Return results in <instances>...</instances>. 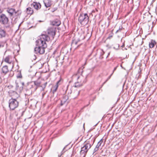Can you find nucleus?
<instances>
[{
    "instance_id": "obj_1",
    "label": "nucleus",
    "mask_w": 157,
    "mask_h": 157,
    "mask_svg": "<svg viewBox=\"0 0 157 157\" xmlns=\"http://www.w3.org/2000/svg\"><path fill=\"white\" fill-rule=\"evenodd\" d=\"M50 39L49 37L47 35L41 34L40 39L36 41V47L35 48V53L42 54L45 52V49L47 47L46 41H48Z\"/></svg>"
},
{
    "instance_id": "obj_2",
    "label": "nucleus",
    "mask_w": 157,
    "mask_h": 157,
    "mask_svg": "<svg viewBox=\"0 0 157 157\" xmlns=\"http://www.w3.org/2000/svg\"><path fill=\"white\" fill-rule=\"evenodd\" d=\"M84 68V67H82L79 68L77 73L73 76V78L77 79V81L75 83V87H79L82 86L86 81V77H84L82 75L83 69Z\"/></svg>"
},
{
    "instance_id": "obj_3",
    "label": "nucleus",
    "mask_w": 157,
    "mask_h": 157,
    "mask_svg": "<svg viewBox=\"0 0 157 157\" xmlns=\"http://www.w3.org/2000/svg\"><path fill=\"white\" fill-rule=\"evenodd\" d=\"M92 144H91L89 141H86L84 142L83 146L81 147V150L80 152L81 155L83 157H85L86 154L90 149Z\"/></svg>"
},
{
    "instance_id": "obj_4",
    "label": "nucleus",
    "mask_w": 157,
    "mask_h": 157,
    "mask_svg": "<svg viewBox=\"0 0 157 157\" xmlns=\"http://www.w3.org/2000/svg\"><path fill=\"white\" fill-rule=\"evenodd\" d=\"M0 23L3 25L5 28L10 27V21L8 17L5 14H0Z\"/></svg>"
},
{
    "instance_id": "obj_5",
    "label": "nucleus",
    "mask_w": 157,
    "mask_h": 157,
    "mask_svg": "<svg viewBox=\"0 0 157 157\" xmlns=\"http://www.w3.org/2000/svg\"><path fill=\"white\" fill-rule=\"evenodd\" d=\"M78 20L81 25H85L88 22L89 17L87 13H82L80 15Z\"/></svg>"
},
{
    "instance_id": "obj_6",
    "label": "nucleus",
    "mask_w": 157,
    "mask_h": 157,
    "mask_svg": "<svg viewBox=\"0 0 157 157\" xmlns=\"http://www.w3.org/2000/svg\"><path fill=\"white\" fill-rule=\"evenodd\" d=\"M19 105V102L15 98H12L9 101V106L10 110H14Z\"/></svg>"
},
{
    "instance_id": "obj_7",
    "label": "nucleus",
    "mask_w": 157,
    "mask_h": 157,
    "mask_svg": "<svg viewBox=\"0 0 157 157\" xmlns=\"http://www.w3.org/2000/svg\"><path fill=\"white\" fill-rule=\"evenodd\" d=\"M15 10L14 9L11 8H8L6 9V11L9 14V16L10 17H12L13 16Z\"/></svg>"
},
{
    "instance_id": "obj_8",
    "label": "nucleus",
    "mask_w": 157,
    "mask_h": 157,
    "mask_svg": "<svg viewBox=\"0 0 157 157\" xmlns=\"http://www.w3.org/2000/svg\"><path fill=\"white\" fill-rule=\"evenodd\" d=\"M48 34L53 37L56 34V29L53 28H49L47 30Z\"/></svg>"
},
{
    "instance_id": "obj_9",
    "label": "nucleus",
    "mask_w": 157,
    "mask_h": 157,
    "mask_svg": "<svg viewBox=\"0 0 157 157\" xmlns=\"http://www.w3.org/2000/svg\"><path fill=\"white\" fill-rule=\"evenodd\" d=\"M68 99V97L67 95H65L63 96L61 100V105H62L66 102L67 104L69 101L67 100Z\"/></svg>"
},
{
    "instance_id": "obj_10",
    "label": "nucleus",
    "mask_w": 157,
    "mask_h": 157,
    "mask_svg": "<svg viewBox=\"0 0 157 157\" xmlns=\"http://www.w3.org/2000/svg\"><path fill=\"white\" fill-rule=\"evenodd\" d=\"M12 57L11 55L6 56L4 59V61L9 64H11L12 61Z\"/></svg>"
},
{
    "instance_id": "obj_11",
    "label": "nucleus",
    "mask_w": 157,
    "mask_h": 157,
    "mask_svg": "<svg viewBox=\"0 0 157 157\" xmlns=\"http://www.w3.org/2000/svg\"><path fill=\"white\" fill-rule=\"evenodd\" d=\"M9 72L8 67L7 66L5 65L3 66L2 69L1 74L5 75Z\"/></svg>"
},
{
    "instance_id": "obj_12",
    "label": "nucleus",
    "mask_w": 157,
    "mask_h": 157,
    "mask_svg": "<svg viewBox=\"0 0 157 157\" xmlns=\"http://www.w3.org/2000/svg\"><path fill=\"white\" fill-rule=\"evenodd\" d=\"M21 13V11L20 10H15L14 14L13 16V17H15L16 18L19 17Z\"/></svg>"
},
{
    "instance_id": "obj_13",
    "label": "nucleus",
    "mask_w": 157,
    "mask_h": 157,
    "mask_svg": "<svg viewBox=\"0 0 157 157\" xmlns=\"http://www.w3.org/2000/svg\"><path fill=\"white\" fill-rule=\"evenodd\" d=\"M34 8L36 10H38L41 8V5L39 3L34 2L32 4Z\"/></svg>"
},
{
    "instance_id": "obj_14",
    "label": "nucleus",
    "mask_w": 157,
    "mask_h": 157,
    "mask_svg": "<svg viewBox=\"0 0 157 157\" xmlns=\"http://www.w3.org/2000/svg\"><path fill=\"white\" fill-rule=\"evenodd\" d=\"M62 82V81L61 79H60L59 81H58L56 83V84L53 87V88L54 90H53V92L54 93L56 92L59 86L61 84Z\"/></svg>"
},
{
    "instance_id": "obj_15",
    "label": "nucleus",
    "mask_w": 157,
    "mask_h": 157,
    "mask_svg": "<svg viewBox=\"0 0 157 157\" xmlns=\"http://www.w3.org/2000/svg\"><path fill=\"white\" fill-rule=\"evenodd\" d=\"M51 24L53 25L58 26L60 24L61 22L59 19H56L53 21Z\"/></svg>"
},
{
    "instance_id": "obj_16",
    "label": "nucleus",
    "mask_w": 157,
    "mask_h": 157,
    "mask_svg": "<svg viewBox=\"0 0 157 157\" xmlns=\"http://www.w3.org/2000/svg\"><path fill=\"white\" fill-rule=\"evenodd\" d=\"M9 93L10 96L13 98L17 97L18 96L17 94L15 91L10 90L9 92Z\"/></svg>"
},
{
    "instance_id": "obj_17",
    "label": "nucleus",
    "mask_w": 157,
    "mask_h": 157,
    "mask_svg": "<svg viewBox=\"0 0 157 157\" xmlns=\"http://www.w3.org/2000/svg\"><path fill=\"white\" fill-rule=\"evenodd\" d=\"M16 84V89L19 92H21L23 89V87L22 86H20V84H19L17 81L15 82Z\"/></svg>"
},
{
    "instance_id": "obj_18",
    "label": "nucleus",
    "mask_w": 157,
    "mask_h": 157,
    "mask_svg": "<svg viewBox=\"0 0 157 157\" xmlns=\"http://www.w3.org/2000/svg\"><path fill=\"white\" fill-rule=\"evenodd\" d=\"M6 32L5 30L0 28V36L1 38L5 37L6 36Z\"/></svg>"
},
{
    "instance_id": "obj_19",
    "label": "nucleus",
    "mask_w": 157,
    "mask_h": 157,
    "mask_svg": "<svg viewBox=\"0 0 157 157\" xmlns=\"http://www.w3.org/2000/svg\"><path fill=\"white\" fill-rule=\"evenodd\" d=\"M33 83H34V85H35L36 86L35 89L36 90L37 88L40 86V85L41 84V82L40 81H39L38 80L33 81Z\"/></svg>"
},
{
    "instance_id": "obj_20",
    "label": "nucleus",
    "mask_w": 157,
    "mask_h": 157,
    "mask_svg": "<svg viewBox=\"0 0 157 157\" xmlns=\"http://www.w3.org/2000/svg\"><path fill=\"white\" fill-rule=\"evenodd\" d=\"M26 12L28 14H32L33 13V10L31 7H28L26 9Z\"/></svg>"
},
{
    "instance_id": "obj_21",
    "label": "nucleus",
    "mask_w": 157,
    "mask_h": 157,
    "mask_svg": "<svg viewBox=\"0 0 157 157\" xmlns=\"http://www.w3.org/2000/svg\"><path fill=\"white\" fill-rule=\"evenodd\" d=\"M156 42L154 40H152L151 41L149 42V46L151 48H152L154 47L155 45L156 44Z\"/></svg>"
},
{
    "instance_id": "obj_22",
    "label": "nucleus",
    "mask_w": 157,
    "mask_h": 157,
    "mask_svg": "<svg viewBox=\"0 0 157 157\" xmlns=\"http://www.w3.org/2000/svg\"><path fill=\"white\" fill-rule=\"evenodd\" d=\"M34 83L33 82H30L28 85L29 86V87L30 88H34V90H36L35 88L36 86L35 85H34Z\"/></svg>"
},
{
    "instance_id": "obj_23",
    "label": "nucleus",
    "mask_w": 157,
    "mask_h": 157,
    "mask_svg": "<svg viewBox=\"0 0 157 157\" xmlns=\"http://www.w3.org/2000/svg\"><path fill=\"white\" fill-rule=\"evenodd\" d=\"M45 6L46 7H50L51 5V2H50L48 1H46L44 2Z\"/></svg>"
},
{
    "instance_id": "obj_24",
    "label": "nucleus",
    "mask_w": 157,
    "mask_h": 157,
    "mask_svg": "<svg viewBox=\"0 0 157 157\" xmlns=\"http://www.w3.org/2000/svg\"><path fill=\"white\" fill-rule=\"evenodd\" d=\"M18 73L17 75V78H22V76L21 73V71H18Z\"/></svg>"
},
{
    "instance_id": "obj_25",
    "label": "nucleus",
    "mask_w": 157,
    "mask_h": 157,
    "mask_svg": "<svg viewBox=\"0 0 157 157\" xmlns=\"http://www.w3.org/2000/svg\"><path fill=\"white\" fill-rule=\"evenodd\" d=\"M5 44V42H2L0 43V48L4 47Z\"/></svg>"
},
{
    "instance_id": "obj_26",
    "label": "nucleus",
    "mask_w": 157,
    "mask_h": 157,
    "mask_svg": "<svg viewBox=\"0 0 157 157\" xmlns=\"http://www.w3.org/2000/svg\"><path fill=\"white\" fill-rule=\"evenodd\" d=\"M123 29L122 26L121 25L119 27V28L118 30H117L116 32V33H117L119 32H121Z\"/></svg>"
},
{
    "instance_id": "obj_27",
    "label": "nucleus",
    "mask_w": 157,
    "mask_h": 157,
    "mask_svg": "<svg viewBox=\"0 0 157 157\" xmlns=\"http://www.w3.org/2000/svg\"><path fill=\"white\" fill-rule=\"evenodd\" d=\"M103 140L102 139H101L100 140V141L98 143L97 145H98V146H99V147H100L102 144L103 142Z\"/></svg>"
},
{
    "instance_id": "obj_28",
    "label": "nucleus",
    "mask_w": 157,
    "mask_h": 157,
    "mask_svg": "<svg viewBox=\"0 0 157 157\" xmlns=\"http://www.w3.org/2000/svg\"><path fill=\"white\" fill-rule=\"evenodd\" d=\"M113 74V73H112L111 75L104 82L103 84H105L110 78Z\"/></svg>"
},
{
    "instance_id": "obj_29",
    "label": "nucleus",
    "mask_w": 157,
    "mask_h": 157,
    "mask_svg": "<svg viewBox=\"0 0 157 157\" xmlns=\"http://www.w3.org/2000/svg\"><path fill=\"white\" fill-rule=\"evenodd\" d=\"M78 43V41H76L75 40H73L72 41V44H75V45H76Z\"/></svg>"
},
{
    "instance_id": "obj_30",
    "label": "nucleus",
    "mask_w": 157,
    "mask_h": 157,
    "mask_svg": "<svg viewBox=\"0 0 157 157\" xmlns=\"http://www.w3.org/2000/svg\"><path fill=\"white\" fill-rule=\"evenodd\" d=\"M113 34L112 33H111V34H109V37H108V38H109V39L111 38L113 36Z\"/></svg>"
},
{
    "instance_id": "obj_31",
    "label": "nucleus",
    "mask_w": 157,
    "mask_h": 157,
    "mask_svg": "<svg viewBox=\"0 0 157 157\" xmlns=\"http://www.w3.org/2000/svg\"><path fill=\"white\" fill-rule=\"evenodd\" d=\"M98 149L95 147V148H94V152H93V154L95 152H96V151H98Z\"/></svg>"
},
{
    "instance_id": "obj_32",
    "label": "nucleus",
    "mask_w": 157,
    "mask_h": 157,
    "mask_svg": "<svg viewBox=\"0 0 157 157\" xmlns=\"http://www.w3.org/2000/svg\"><path fill=\"white\" fill-rule=\"evenodd\" d=\"M21 86H22L23 87V86L24 85V82H22L21 83Z\"/></svg>"
},
{
    "instance_id": "obj_33",
    "label": "nucleus",
    "mask_w": 157,
    "mask_h": 157,
    "mask_svg": "<svg viewBox=\"0 0 157 157\" xmlns=\"http://www.w3.org/2000/svg\"><path fill=\"white\" fill-rule=\"evenodd\" d=\"M117 67H115L114 69V70L113 71V72L112 73H113H113L114 71L116 70L117 69Z\"/></svg>"
},
{
    "instance_id": "obj_34",
    "label": "nucleus",
    "mask_w": 157,
    "mask_h": 157,
    "mask_svg": "<svg viewBox=\"0 0 157 157\" xmlns=\"http://www.w3.org/2000/svg\"><path fill=\"white\" fill-rule=\"evenodd\" d=\"M2 11H3L2 9L0 8V14H2Z\"/></svg>"
},
{
    "instance_id": "obj_35",
    "label": "nucleus",
    "mask_w": 157,
    "mask_h": 157,
    "mask_svg": "<svg viewBox=\"0 0 157 157\" xmlns=\"http://www.w3.org/2000/svg\"><path fill=\"white\" fill-rule=\"evenodd\" d=\"M19 66L18 65H17V70H18L19 69Z\"/></svg>"
},
{
    "instance_id": "obj_36",
    "label": "nucleus",
    "mask_w": 157,
    "mask_h": 157,
    "mask_svg": "<svg viewBox=\"0 0 157 157\" xmlns=\"http://www.w3.org/2000/svg\"><path fill=\"white\" fill-rule=\"evenodd\" d=\"M99 146H98V145L97 144V145H96V147L98 149H99Z\"/></svg>"
},
{
    "instance_id": "obj_37",
    "label": "nucleus",
    "mask_w": 157,
    "mask_h": 157,
    "mask_svg": "<svg viewBox=\"0 0 157 157\" xmlns=\"http://www.w3.org/2000/svg\"><path fill=\"white\" fill-rule=\"evenodd\" d=\"M57 8H54V10H52V12H54L55 11V10H57Z\"/></svg>"
},
{
    "instance_id": "obj_38",
    "label": "nucleus",
    "mask_w": 157,
    "mask_h": 157,
    "mask_svg": "<svg viewBox=\"0 0 157 157\" xmlns=\"http://www.w3.org/2000/svg\"><path fill=\"white\" fill-rule=\"evenodd\" d=\"M47 84V82H46L44 84V88H45L46 86V85Z\"/></svg>"
},
{
    "instance_id": "obj_39",
    "label": "nucleus",
    "mask_w": 157,
    "mask_h": 157,
    "mask_svg": "<svg viewBox=\"0 0 157 157\" xmlns=\"http://www.w3.org/2000/svg\"><path fill=\"white\" fill-rule=\"evenodd\" d=\"M56 52H56V50L53 53V55L55 54V53Z\"/></svg>"
},
{
    "instance_id": "obj_40",
    "label": "nucleus",
    "mask_w": 157,
    "mask_h": 157,
    "mask_svg": "<svg viewBox=\"0 0 157 157\" xmlns=\"http://www.w3.org/2000/svg\"><path fill=\"white\" fill-rule=\"evenodd\" d=\"M84 125H85V123L84 124H83V128H84Z\"/></svg>"
},
{
    "instance_id": "obj_41",
    "label": "nucleus",
    "mask_w": 157,
    "mask_h": 157,
    "mask_svg": "<svg viewBox=\"0 0 157 157\" xmlns=\"http://www.w3.org/2000/svg\"><path fill=\"white\" fill-rule=\"evenodd\" d=\"M65 149V147H64L63 148V150H64V149Z\"/></svg>"
},
{
    "instance_id": "obj_42",
    "label": "nucleus",
    "mask_w": 157,
    "mask_h": 157,
    "mask_svg": "<svg viewBox=\"0 0 157 157\" xmlns=\"http://www.w3.org/2000/svg\"><path fill=\"white\" fill-rule=\"evenodd\" d=\"M109 53H108V55L107 56V57H108V56H109Z\"/></svg>"
},
{
    "instance_id": "obj_43",
    "label": "nucleus",
    "mask_w": 157,
    "mask_h": 157,
    "mask_svg": "<svg viewBox=\"0 0 157 157\" xmlns=\"http://www.w3.org/2000/svg\"><path fill=\"white\" fill-rule=\"evenodd\" d=\"M117 46H118V47H119V44H117Z\"/></svg>"
},
{
    "instance_id": "obj_44",
    "label": "nucleus",
    "mask_w": 157,
    "mask_h": 157,
    "mask_svg": "<svg viewBox=\"0 0 157 157\" xmlns=\"http://www.w3.org/2000/svg\"><path fill=\"white\" fill-rule=\"evenodd\" d=\"M86 62H85V64H84V65H85L86 64Z\"/></svg>"
}]
</instances>
